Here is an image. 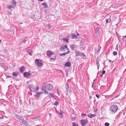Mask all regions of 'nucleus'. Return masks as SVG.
I'll return each mask as SVG.
<instances>
[{
    "mask_svg": "<svg viewBox=\"0 0 126 126\" xmlns=\"http://www.w3.org/2000/svg\"><path fill=\"white\" fill-rule=\"evenodd\" d=\"M118 107L115 105L111 106L110 108V110L111 114H114L118 110Z\"/></svg>",
    "mask_w": 126,
    "mask_h": 126,
    "instance_id": "obj_1",
    "label": "nucleus"
},
{
    "mask_svg": "<svg viewBox=\"0 0 126 126\" xmlns=\"http://www.w3.org/2000/svg\"><path fill=\"white\" fill-rule=\"evenodd\" d=\"M47 56H49L52 59H54L56 58V55L52 53V52L50 50H49L47 52Z\"/></svg>",
    "mask_w": 126,
    "mask_h": 126,
    "instance_id": "obj_2",
    "label": "nucleus"
},
{
    "mask_svg": "<svg viewBox=\"0 0 126 126\" xmlns=\"http://www.w3.org/2000/svg\"><path fill=\"white\" fill-rule=\"evenodd\" d=\"M35 64L39 67H41L43 65V64L42 62V61L38 59L35 60Z\"/></svg>",
    "mask_w": 126,
    "mask_h": 126,
    "instance_id": "obj_3",
    "label": "nucleus"
},
{
    "mask_svg": "<svg viewBox=\"0 0 126 126\" xmlns=\"http://www.w3.org/2000/svg\"><path fill=\"white\" fill-rule=\"evenodd\" d=\"M67 46L65 45H62L60 46V50L61 51H64L66 48H67Z\"/></svg>",
    "mask_w": 126,
    "mask_h": 126,
    "instance_id": "obj_4",
    "label": "nucleus"
},
{
    "mask_svg": "<svg viewBox=\"0 0 126 126\" xmlns=\"http://www.w3.org/2000/svg\"><path fill=\"white\" fill-rule=\"evenodd\" d=\"M88 121L86 120H81L80 123L83 126H85L87 123Z\"/></svg>",
    "mask_w": 126,
    "mask_h": 126,
    "instance_id": "obj_5",
    "label": "nucleus"
},
{
    "mask_svg": "<svg viewBox=\"0 0 126 126\" xmlns=\"http://www.w3.org/2000/svg\"><path fill=\"white\" fill-rule=\"evenodd\" d=\"M66 91L67 93H69L71 91V88L69 87L67 84H66L65 86Z\"/></svg>",
    "mask_w": 126,
    "mask_h": 126,
    "instance_id": "obj_6",
    "label": "nucleus"
},
{
    "mask_svg": "<svg viewBox=\"0 0 126 126\" xmlns=\"http://www.w3.org/2000/svg\"><path fill=\"white\" fill-rule=\"evenodd\" d=\"M53 88L52 85L50 84H48L47 86V89L48 90H51Z\"/></svg>",
    "mask_w": 126,
    "mask_h": 126,
    "instance_id": "obj_7",
    "label": "nucleus"
},
{
    "mask_svg": "<svg viewBox=\"0 0 126 126\" xmlns=\"http://www.w3.org/2000/svg\"><path fill=\"white\" fill-rule=\"evenodd\" d=\"M30 74L28 72H24L23 73V76L25 77L30 76Z\"/></svg>",
    "mask_w": 126,
    "mask_h": 126,
    "instance_id": "obj_8",
    "label": "nucleus"
},
{
    "mask_svg": "<svg viewBox=\"0 0 126 126\" xmlns=\"http://www.w3.org/2000/svg\"><path fill=\"white\" fill-rule=\"evenodd\" d=\"M47 89V86L46 85L44 84H43L42 85V88L41 90V91H43V90Z\"/></svg>",
    "mask_w": 126,
    "mask_h": 126,
    "instance_id": "obj_9",
    "label": "nucleus"
},
{
    "mask_svg": "<svg viewBox=\"0 0 126 126\" xmlns=\"http://www.w3.org/2000/svg\"><path fill=\"white\" fill-rule=\"evenodd\" d=\"M43 93L42 92H38L37 93H36L35 94V96L38 98H39L40 96Z\"/></svg>",
    "mask_w": 126,
    "mask_h": 126,
    "instance_id": "obj_10",
    "label": "nucleus"
},
{
    "mask_svg": "<svg viewBox=\"0 0 126 126\" xmlns=\"http://www.w3.org/2000/svg\"><path fill=\"white\" fill-rule=\"evenodd\" d=\"M76 54L77 56H80L82 54V53L81 52H79L78 50H76L75 51Z\"/></svg>",
    "mask_w": 126,
    "mask_h": 126,
    "instance_id": "obj_11",
    "label": "nucleus"
},
{
    "mask_svg": "<svg viewBox=\"0 0 126 126\" xmlns=\"http://www.w3.org/2000/svg\"><path fill=\"white\" fill-rule=\"evenodd\" d=\"M25 69L24 67V66H22L20 68L19 70L22 73H23Z\"/></svg>",
    "mask_w": 126,
    "mask_h": 126,
    "instance_id": "obj_12",
    "label": "nucleus"
},
{
    "mask_svg": "<svg viewBox=\"0 0 126 126\" xmlns=\"http://www.w3.org/2000/svg\"><path fill=\"white\" fill-rule=\"evenodd\" d=\"M71 65V63L69 62H66L65 64V65L66 66H70Z\"/></svg>",
    "mask_w": 126,
    "mask_h": 126,
    "instance_id": "obj_13",
    "label": "nucleus"
},
{
    "mask_svg": "<svg viewBox=\"0 0 126 126\" xmlns=\"http://www.w3.org/2000/svg\"><path fill=\"white\" fill-rule=\"evenodd\" d=\"M62 40H63L64 42L66 43L68 41L69 39L68 38H62Z\"/></svg>",
    "mask_w": 126,
    "mask_h": 126,
    "instance_id": "obj_14",
    "label": "nucleus"
},
{
    "mask_svg": "<svg viewBox=\"0 0 126 126\" xmlns=\"http://www.w3.org/2000/svg\"><path fill=\"white\" fill-rule=\"evenodd\" d=\"M20 123H22V124L24 125L25 124V120L24 119H23V117H22L21 118L20 120Z\"/></svg>",
    "mask_w": 126,
    "mask_h": 126,
    "instance_id": "obj_15",
    "label": "nucleus"
},
{
    "mask_svg": "<svg viewBox=\"0 0 126 126\" xmlns=\"http://www.w3.org/2000/svg\"><path fill=\"white\" fill-rule=\"evenodd\" d=\"M27 53L30 55L32 56V52L31 50L29 49L27 50Z\"/></svg>",
    "mask_w": 126,
    "mask_h": 126,
    "instance_id": "obj_16",
    "label": "nucleus"
},
{
    "mask_svg": "<svg viewBox=\"0 0 126 126\" xmlns=\"http://www.w3.org/2000/svg\"><path fill=\"white\" fill-rule=\"evenodd\" d=\"M42 5L44 6V8H45L47 9L48 7V6L47 4L46 3H42Z\"/></svg>",
    "mask_w": 126,
    "mask_h": 126,
    "instance_id": "obj_17",
    "label": "nucleus"
},
{
    "mask_svg": "<svg viewBox=\"0 0 126 126\" xmlns=\"http://www.w3.org/2000/svg\"><path fill=\"white\" fill-rule=\"evenodd\" d=\"M7 7L8 8L10 9H11L12 8L13 9H14V7L12 5H7Z\"/></svg>",
    "mask_w": 126,
    "mask_h": 126,
    "instance_id": "obj_18",
    "label": "nucleus"
},
{
    "mask_svg": "<svg viewBox=\"0 0 126 126\" xmlns=\"http://www.w3.org/2000/svg\"><path fill=\"white\" fill-rule=\"evenodd\" d=\"M99 33L98 29V28H96L95 30V34L97 35Z\"/></svg>",
    "mask_w": 126,
    "mask_h": 126,
    "instance_id": "obj_19",
    "label": "nucleus"
},
{
    "mask_svg": "<svg viewBox=\"0 0 126 126\" xmlns=\"http://www.w3.org/2000/svg\"><path fill=\"white\" fill-rule=\"evenodd\" d=\"M15 117L17 119L19 120H20L22 118V117L21 116L17 115H16Z\"/></svg>",
    "mask_w": 126,
    "mask_h": 126,
    "instance_id": "obj_20",
    "label": "nucleus"
},
{
    "mask_svg": "<svg viewBox=\"0 0 126 126\" xmlns=\"http://www.w3.org/2000/svg\"><path fill=\"white\" fill-rule=\"evenodd\" d=\"M71 37L73 39H76L77 37L76 35L73 34H71Z\"/></svg>",
    "mask_w": 126,
    "mask_h": 126,
    "instance_id": "obj_21",
    "label": "nucleus"
},
{
    "mask_svg": "<svg viewBox=\"0 0 126 126\" xmlns=\"http://www.w3.org/2000/svg\"><path fill=\"white\" fill-rule=\"evenodd\" d=\"M29 88L30 90H31V91H34V92H35V89L34 88H33V87H29Z\"/></svg>",
    "mask_w": 126,
    "mask_h": 126,
    "instance_id": "obj_22",
    "label": "nucleus"
},
{
    "mask_svg": "<svg viewBox=\"0 0 126 126\" xmlns=\"http://www.w3.org/2000/svg\"><path fill=\"white\" fill-rule=\"evenodd\" d=\"M38 117H36L34 118H33V121H35L37 120H38Z\"/></svg>",
    "mask_w": 126,
    "mask_h": 126,
    "instance_id": "obj_23",
    "label": "nucleus"
},
{
    "mask_svg": "<svg viewBox=\"0 0 126 126\" xmlns=\"http://www.w3.org/2000/svg\"><path fill=\"white\" fill-rule=\"evenodd\" d=\"M96 116L95 114H92L90 115V117L91 118H92L95 117Z\"/></svg>",
    "mask_w": 126,
    "mask_h": 126,
    "instance_id": "obj_24",
    "label": "nucleus"
},
{
    "mask_svg": "<svg viewBox=\"0 0 126 126\" xmlns=\"http://www.w3.org/2000/svg\"><path fill=\"white\" fill-rule=\"evenodd\" d=\"M80 56H82V57L83 59H85L86 58V56L83 53H82V54Z\"/></svg>",
    "mask_w": 126,
    "mask_h": 126,
    "instance_id": "obj_25",
    "label": "nucleus"
},
{
    "mask_svg": "<svg viewBox=\"0 0 126 126\" xmlns=\"http://www.w3.org/2000/svg\"><path fill=\"white\" fill-rule=\"evenodd\" d=\"M11 3L14 5H15L16 4V2L14 0L12 1Z\"/></svg>",
    "mask_w": 126,
    "mask_h": 126,
    "instance_id": "obj_26",
    "label": "nucleus"
},
{
    "mask_svg": "<svg viewBox=\"0 0 126 126\" xmlns=\"http://www.w3.org/2000/svg\"><path fill=\"white\" fill-rule=\"evenodd\" d=\"M63 115V113L61 111L60 114H59V116L60 118H61L62 117V115Z\"/></svg>",
    "mask_w": 126,
    "mask_h": 126,
    "instance_id": "obj_27",
    "label": "nucleus"
},
{
    "mask_svg": "<svg viewBox=\"0 0 126 126\" xmlns=\"http://www.w3.org/2000/svg\"><path fill=\"white\" fill-rule=\"evenodd\" d=\"M72 124L73 126H79L75 122H73Z\"/></svg>",
    "mask_w": 126,
    "mask_h": 126,
    "instance_id": "obj_28",
    "label": "nucleus"
},
{
    "mask_svg": "<svg viewBox=\"0 0 126 126\" xmlns=\"http://www.w3.org/2000/svg\"><path fill=\"white\" fill-rule=\"evenodd\" d=\"M113 54L114 56H116L117 54V52L116 51H113Z\"/></svg>",
    "mask_w": 126,
    "mask_h": 126,
    "instance_id": "obj_29",
    "label": "nucleus"
},
{
    "mask_svg": "<svg viewBox=\"0 0 126 126\" xmlns=\"http://www.w3.org/2000/svg\"><path fill=\"white\" fill-rule=\"evenodd\" d=\"M66 54V53L65 52H64L62 54L60 53V55L61 56H62L63 55H65Z\"/></svg>",
    "mask_w": 126,
    "mask_h": 126,
    "instance_id": "obj_30",
    "label": "nucleus"
},
{
    "mask_svg": "<svg viewBox=\"0 0 126 126\" xmlns=\"http://www.w3.org/2000/svg\"><path fill=\"white\" fill-rule=\"evenodd\" d=\"M106 23L110 22L111 20L110 19H107L106 20Z\"/></svg>",
    "mask_w": 126,
    "mask_h": 126,
    "instance_id": "obj_31",
    "label": "nucleus"
},
{
    "mask_svg": "<svg viewBox=\"0 0 126 126\" xmlns=\"http://www.w3.org/2000/svg\"><path fill=\"white\" fill-rule=\"evenodd\" d=\"M50 95L51 96H50V97L51 98V97L52 98L54 97L53 95V94H48V96H50Z\"/></svg>",
    "mask_w": 126,
    "mask_h": 126,
    "instance_id": "obj_32",
    "label": "nucleus"
},
{
    "mask_svg": "<svg viewBox=\"0 0 126 126\" xmlns=\"http://www.w3.org/2000/svg\"><path fill=\"white\" fill-rule=\"evenodd\" d=\"M17 75V73L14 72L13 74V75L15 76H16Z\"/></svg>",
    "mask_w": 126,
    "mask_h": 126,
    "instance_id": "obj_33",
    "label": "nucleus"
},
{
    "mask_svg": "<svg viewBox=\"0 0 126 126\" xmlns=\"http://www.w3.org/2000/svg\"><path fill=\"white\" fill-rule=\"evenodd\" d=\"M96 64L97 66V68L98 70L99 68V62H96Z\"/></svg>",
    "mask_w": 126,
    "mask_h": 126,
    "instance_id": "obj_34",
    "label": "nucleus"
},
{
    "mask_svg": "<svg viewBox=\"0 0 126 126\" xmlns=\"http://www.w3.org/2000/svg\"><path fill=\"white\" fill-rule=\"evenodd\" d=\"M44 93L45 94H47L48 93L47 91L46 90H44Z\"/></svg>",
    "mask_w": 126,
    "mask_h": 126,
    "instance_id": "obj_35",
    "label": "nucleus"
},
{
    "mask_svg": "<svg viewBox=\"0 0 126 126\" xmlns=\"http://www.w3.org/2000/svg\"><path fill=\"white\" fill-rule=\"evenodd\" d=\"M105 126H109V124L108 123H105Z\"/></svg>",
    "mask_w": 126,
    "mask_h": 126,
    "instance_id": "obj_36",
    "label": "nucleus"
},
{
    "mask_svg": "<svg viewBox=\"0 0 126 126\" xmlns=\"http://www.w3.org/2000/svg\"><path fill=\"white\" fill-rule=\"evenodd\" d=\"M58 102L56 101L54 103V105L57 106L58 105Z\"/></svg>",
    "mask_w": 126,
    "mask_h": 126,
    "instance_id": "obj_37",
    "label": "nucleus"
},
{
    "mask_svg": "<svg viewBox=\"0 0 126 126\" xmlns=\"http://www.w3.org/2000/svg\"><path fill=\"white\" fill-rule=\"evenodd\" d=\"M39 90V87L38 86H36V91H37Z\"/></svg>",
    "mask_w": 126,
    "mask_h": 126,
    "instance_id": "obj_38",
    "label": "nucleus"
},
{
    "mask_svg": "<svg viewBox=\"0 0 126 126\" xmlns=\"http://www.w3.org/2000/svg\"><path fill=\"white\" fill-rule=\"evenodd\" d=\"M74 45H71L70 46V48L71 49H74Z\"/></svg>",
    "mask_w": 126,
    "mask_h": 126,
    "instance_id": "obj_39",
    "label": "nucleus"
},
{
    "mask_svg": "<svg viewBox=\"0 0 126 126\" xmlns=\"http://www.w3.org/2000/svg\"><path fill=\"white\" fill-rule=\"evenodd\" d=\"M99 61L100 60L98 58H97L96 60V62H99Z\"/></svg>",
    "mask_w": 126,
    "mask_h": 126,
    "instance_id": "obj_40",
    "label": "nucleus"
},
{
    "mask_svg": "<svg viewBox=\"0 0 126 126\" xmlns=\"http://www.w3.org/2000/svg\"><path fill=\"white\" fill-rule=\"evenodd\" d=\"M71 37H71V34H69L68 35V37L67 38H69Z\"/></svg>",
    "mask_w": 126,
    "mask_h": 126,
    "instance_id": "obj_41",
    "label": "nucleus"
},
{
    "mask_svg": "<svg viewBox=\"0 0 126 126\" xmlns=\"http://www.w3.org/2000/svg\"><path fill=\"white\" fill-rule=\"evenodd\" d=\"M118 44H117L116 45V49L118 51Z\"/></svg>",
    "mask_w": 126,
    "mask_h": 126,
    "instance_id": "obj_42",
    "label": "nucleus"
},
{
    "mask_svg": "<svg viewBox=\"0 0 126 126\" xmlns=\"http://www.w3.org/2000/svg\"><path fill=\"white\" fill-rule=\"evenodd\" d=\"M102 73L103 75L105 74V71L104 70H103Z\"/></svg>",
    "mask_w": 126,
    "mask_h": 126,
    "instance_id": "obj_43",
    "label": "nucleus"
},
{
    "mask_svg": "<svg viewBox=\"0 0 126 126\" xmlns=\"http://www.w3.org/2000/svg\"><path fill=\"white\" fill-rule=\"evenodd\" d=\"M96 97H97V98H98L100 96L99 94H97L96 95Z\"/></svg>",
    "mask_w": 126,
    "mask_h": 126,
    "instance_id": "obj_44",
    "label": "nucleus"
},
{
    "mask_svg": "<svg viewBox=\"0 0 126 126\" xmlns=\"http://www.w3.org/2000/svg\"><path fill=\"white\" fill-rule=\"evenodd\" d=\"M116 33V34L117 36V37L118 38V40H119V36L118 34V33Z\"/></svg>",
    "mask_w": 126,
    "mask_h": 126,
    "instance_id": "obj_45",
    "label": "nucleus"
},
{
    "mask_svg": "<svg viewBox=\"0 0 126 126\" xmlns=\"http://www.w3.org/2000/svg\"><path fill=\"white\" fill-rule=\"evenodd\" d=\"M4 116H1L0 117V119H3L4 118Z\"/></svg>",
    "mask_w": 126,
    "mask_h": 126,
    "instance_id": "obj_46",
    "label": "nucleus"
},
{
    "mask_svg": "<svg viewBox=\"0 0 126 126\" xmlns=\"http://www.w3.org/2000/svg\"><path fill=\"white\" fill-rule=\"evenodd\" d=\"M101 48V47H99V49H98V50L97 51V52H98L100 51Z\"/></svg>",
    "mask_w": 126,
    "mask_h": 126,
    "instance_id": "obj_47",
    "label": "nucleus"
},
{
    "mask_svg": "<svg viewBox=\"0 0 126 126\" xmlns=\"http://www.w3.org/2000/svg\"><path fill=\"white\" fill-rule=\"evenodd\" d=\"M48 28L49 29H50L51 27V26L50 25H48Z\"/></svg>",
    "mask_w": 126,
    "mask_h": 126,
    "instance_id": "obj_48",
    "label": "nucleus"
},
{
    "mask_svg": "<svg viewBox=\"0 0 126 126\" xmlns=\"http://www.w3.org/2000/svg\"><path fill=\"white\" fill-rule=\"evenodd\" d=\"M86 114H84V113H82L81 115V116H86Z\"/></svg>",
    "mask_w": 126,
    "mask_h": 126,
    "instance_id": "obj_49",
    "label": "nucleus"
},
{
    "mask_svg": "<svg viewBox=\"0 0 126 126\" xmlns=\"http://www.w3.org/2000/svg\"><path fill=\"white\" fill-rule=\"evenodd\" d=\"M123 40H124L125 39V38L126 37V36H123Z\"/></svg>",
    "mask_w": 126,
    "mask_h": 126,
    "instance_id": "obj_50",
    "label": "nucleus"
},
{
    "mask_svg": "<svg viewBox=\"0 0 126 126\" xmlns=\"http://www.w3.org/2000/svg\"><path fill=\"white\" fill-rule=\"evenodd\" d=\"M92 87H93V86L94 85V82H93V83H92Z\"/></svg>",
    "mask_w": 126,
    "mask_h": 126,
    "instance_id": "obj_51",
    "label": "nucleus"
},
{
    "mask_svg": "<svg viewBox=\"0 0 126 126\" xmlns=\"http://www.w3.org/2000/svg\"><path fill=\"white\" fill-rule=\"evenodd\" d=\"M48 114L49 116H50L52 115V114L50 113H49Z\"/></svg>",
    "mask_w": 126,
    "mask_h": 126,
    "instance_id": "obj_52",
    "label": "nucleus"
},
{
    "mask_svg": "<svg viewBox=\"0 0 126 126\" xmlns=\"http://www.w3.org/2000/svg\"><path fill=\"white\" fill-rule=\"evenodd\" d=\"M69 52H70V51H67V52H66H66H65V53H66V54H67V53H69Z\"/></svg>",
    "mask_w": 126,
    "mask_h": 126,
    "instance_id": "obj_53",
    "label": "nucleus"
},
{
    "mask_svg": "<svg viewBox=\"0 0 126 126\" xmlns=\"http://www.w3.org/2000/svg\"><path fill=\"white\" fill-rule=\"evenodd\" d=\"M11 77V76H8L7 77V78H9V77Z\"/></svg>",
    "mask_w": 126,
    "mask_h": 126,
    "instance_id": "obj_54",
    "label": "nucleus"
},
{
    "mask_svg": "<svg viewBox=\"0 0 126 126\" xmlns=\"http://www.w3.org/2000/svg\"><path fill=\"white\" fill-rule=\"evenodd\" d=\"M103 74H102L100 76V77H102V76L103 75Z\"/></svg>",
    "mask_w": 126,
    "mask_h": 126,
    "instance_id": "obj_55",
    "label": "nucleus"
},
{
    "mask_svg": "<svg viewBox=\"0 0 126 126\" xmlns=\"http://www.w3.org/2000/svg\"><path fill=\"white\" fill-rule=\"evenodd\" d=\"M95 79H94V80H93V82H94L95 81Z\"/></svg>",
    "mask_w": 126,
    "mask_h": 126,
    "instance_id": "obj_56",
    "label": "nucleus"
},
{
    "mask_svg": "<svg viewBox=\"0 0 126 126\" xmlns=\"http://www.w3.org/2000/svg\"><path fill=\"white\" fill-rule=\"evenodd\" d=\"M71 119H72V120H73V117H72L71 118Z\"/></svg>",
    "mask_w": 126,
    "mask_h": 126,
    "instance_id": "obj_57",
    "label": "nucleus"
},
{
    "mask_svg": "<svg viewBox=\"0 0 126 126\" xmlns=\"http://www.w3.org/2000/svg\"><path fill=\"white\" fill-rule=\"evenodd\" d=\"M39 1H43V0H38Z\"/></svg>",
    "mask_w": 126,
    "mask_h": 126,
    "instance_id": "obj_58",
    "label": "nucleus"
},
{
    "mask_svg": "<svg viewBox=\"0 0 126 126\" xmlns=\"http://www.w3.org/2000/svg\"><path fill=\"white\" fill-rule=\"evenodd\" d=\"M88 117H90V115H88Z\"/></svg>",
    "mask_w": 126,
    "mask_h": 126,
    "instance_id": "obj_59",
    "label": "nucleus"
},
{
    "mask_svg": "<svg viewBox=\"0 0 126 126\" xmlns=\"http://www.w3.org/2000/svg\"><path fill=\"white\" fill-rule=\"evenodd\" d=\"M7 70V69H4V70L5 71H6V70Z\"/></svg>",
    "mask_w": 126,
    "mask_h": 126,
    "instance_id": "obj_60",
    "label": "nucleus"
},
{
    "mask_svg": "<svg viewBox=\"0 0 126 126\" xmlns=\"http://www.w3.org/2000/svg\"><path fill=\"white\" fill-rule=\"evenodd\" d=\"M1 40H0V43L1 42Z\"/></svg>",
    "mask_w": 126,
    "mask_h": 126,
    "instance_id": "obj_61",
    "label": "nucleus"
},
{
    "mask_svg": "<svg viewBox=\"0 0 126 126\" xmlns=\"http://www.w3.org/2000/svg\"><path fill=\"white\" fill-rule=\"evenodd\" d=\"M90 99H91V98L92 97L91 96H90Z\"/></svg>",
    "mask_w": 126,
    "mask_h": 126,
    "instance_id": "obj_62",
    "label": "nucleus"
},
{
    "mask_svg": "<svg viewBox=\"0 0 126 126\" xmlns=\"http://www.w3.org/2000/svg\"><path fill=\"white\" fill-rule=\"evenodd\" d=\"M109 61L110 62H111V61L110 60H109Z\"/></svg>",
    "mask_w": 126,
    "mask_h": 126,
    "instance_id": "obj_63",
    "label": "nucleus"
},
{
    "mask_svg": "<svg viewBox=\"0 0 126 126\" xmlns=\"http://www.w3.org/2000/svg\"><path fill=\"white\" fill-rule=\"evenodd\" d=\"M118 96H115V98H116V97H117Z\"/></svg>",
    "mask_w": 126,
    "mask_h": 126,
    "instance_id": "obj_64",
    "label": "nucleus"
}]
</instances>
